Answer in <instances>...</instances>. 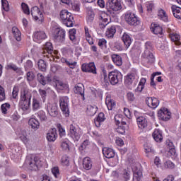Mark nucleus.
I'll return each mask as SVG.
<instances>
[{
  "label": "nucleus",
  "instance_id": "a878e982",
  "mask_svg": "<svg viewBox=\"0 0 181 181\" xmlns=\"http://www.w3.org/2000/svg\"><path fill=\"white\" fill-rule=\"evenodd\" d=\"M105 104H106V105L107 107V110H109V111L114 110V108H115V106H116L115 101L114 100L111 99V98L110 96L106 97Z\"/></svg>",
  "mask_w": 181,
  "mask_h": 181
},
{
  "label": "nucleus",
  "instance_id": "13d9d810",
  "mask_svg": "<svg viewBox=\"0 0 181 181\" xmlns=\"http://www.w3.org/2000/svg\"><path fill=\"white\" fill-rule=\"evenodd\" d=\"M26 76L28 81H33L35 80V74H33V71L27 72Z\"/></svg>",
  "mask_w": 181,
  "mask_h": 181
},
{
  "label": "nucleus",
  "instance_id": "f257e3e1",
  "mask_svg": "<svg viewBox=\"0 0 181 181\" xmlns=\"http://www.w3.org/2000/svg\"><path fill=\"white\" fill-rule=\"evenodd\" d=\"M60 18L64 25H66L68 28L73 26V21H74V18L71 13L67 11V10H62L60 12Z\"/></svg>",
  "mask_w": 181,
  "mask_h": 181
},
{
  "label": "nucleus",
  "instance_id": "49530a36",
  "mask_svg": "<svg viewBox=\"0 0 181 181\" xmlns=\"http://www.w3.org/2000/svg\"><path fill=\"white\" fill-rule=\"evenodd\" d=\"M20 139L24 143V144H28V134L26 133V131L23 130L21 132V134L20 136Z\"/></svg>",
  "mask_w": 181,
  "mask_h": 181
},
{
  "label": "nucleus",
  "instance_id": "4468645a",
  "mask_svg": "<svg viewBox=\"0 0 181 181\" xmlns=\"http://www.w3.org/2000/svg\"><path fill=\"white\" fill-rule=\"evenodd\" d=\"M158 117L162 121H169L170 119V112L165 107H162L158 112Z\"/></svg>",
  "mask_w": 181,
  "mask_h": 181
},
{
  "label": "nucleus",
  "instance_id": "a18cd8bd",
  "mask_svg": "<svg viewBox=\"0 0 181 181\" xmlns=\"http://www.w3.org/2000/svg\"><path fill=\"white\" fill-rule=\"evenodd\" d=\"M3 114H8V110H11V105L8 103H4L1 106Z\"/></svg>",
  "mask_w": 181,
  "mask_h": 181
},
{
  "label": "nucleus",
  "instance_id": "09e8293b",
  "mask_svg": "<svg viewBox=\"0 0 181 181\" xmlns=\"http://www.w3.org/2000/svg\"><path fill=\"white\" fill-rule=\"evenodd\" d=\"M62 70H63V68L59 64H52L51 66V71H52V73H56L57 71H62Z\"/></svg>",
  "mask_w": 181,
  "mask_h": 181
},
{
  "label": "nucleus",
  "instance_id": "20e7f679",
  "mask_svg": "<svg viewBox=\"0 0 181 181\" xmlns=\"http://www.w3.org/2000/svg\"><path fill=\"white\" fill-rule=\"evenodd\" d=\"M39 158L37 157H27L25 164L28 166L30 170H37L39 168Z\"/></svg>",
  "mask_w": 181,
  "mask_h": 181
},
{
  "label": "nucleus",
  "instance_id": "c9c22d12",
  "mask_svg": "<svg viewBox=\"0 0 181 181\" xmlns=\"http://www.w3.org/2000/svg\"><path fill=\"white\" fill-rule=\"evenodd\" d=\"M56 88L59 91H63L64 90H69V85L64 83L62 81H57L56 83Z\"/></svg>",
  "mask_w": 181,
  "mask_h": 181
},
{
  "label": "nucleus",
  "instance_id": "58836bf2",
  "mask_svg": "<svg viewBox=\"0 0 181 181\" xmlns=\"http://www.w3.org/2000/svg\"><path fill=\"white\" fill-rule=\"evenodd\" d=\"M87 115L90 117H93V115H95L97 112V107H93L91 105L88 106L87 107Z\"/></svg>",
  "mask_w": 181,
  "mask_h": 181
},
{
  "label": "nucleus",
  "instance_id": "4be33fe9",
  "mask_svg": "<svg viewBox=\"0 0 181 181\" xmlns=\"http://www.w3.org/2000/svg\"><path fill=\"white\" fill-rule=\"evenodd\" d=\"M74 91L75 94H79L81 97H82L83 100H85L84 98V85L83 83H78L75 86L74 88Z\"/></svg>",
  "mask_w": 181,
  "mask_h": 181
},
{
  "label": "nucleus",
  "instance_id": "0e129e2a",
  "mask_svg": "<svg viewBox=\"0 0 181 181\" xmlns=\"http://www.w3.org/2000/svg\"><path fill=\"white\" fill-rule=\"evenodd\" d=\"M39 94L40 95H41V98L43 100V101L46 100V96L47 93L46 92L45 90H42V89H39Z\"/></svg>",
  "mask_w": 181,
  "mask_h": 181
},
{
  "label": "nucleus",
  "instance_id": "6e6d98bb",
  "mask_svg": "<svg viewBox=\"0 0 181 181\" xmlns=\"http://www.w3.org/2000/svg\"><path fill=\"white\" fill-rule=\"evenodd\" d=\"M38 117L41 121H47V117L46 116V113L43 110H40L38 112Z\"/></svg>",
  "mask_w": 181,
  "mask_h": 181
},
{
  "label": "nucleus",
  "instance_id": "c756f323",
  "mask_svg": "<svg viewBox=\"0 0 181 181\" xmlns=\"http://www.w3.org/2000/svg\"><path fill=\"white\" fill-rule=\"evenodd\" d=\"M46 53L48 54H52L53 53V45H52V42H46L44 45L42 54H46Z\"/></svg>",
  "mask_w": 181,
  "mask_h": 181
},
{
  "label": "nucleus",
  "instance_id": "774afa93",
  "mask_svg": "<svg viewBox=\"0 0 181 181\" xmlns=\"http://www.w3.org/2000/svg\"><path fill=\"white\" fill-rule=\"evenodd\" d=\"M33 67V63H32V61L28 60L25 64V70H29Z\"/></svg>",
  "mask_w": 181,
  "mask_h": 181
},
{
  "label": "nucleus",
  "instance_id": "603ef678",
  "mask_svg": "<svg viewBox=\"0 0 181 181\" xmlns=\"http://www.w3.org/2000/svg\"><path fill=\"white\" fill-rule=\"evenodd\" d=\"M6 95H5V89L0 86V102L5 101Z\"/></svg>",
  "mask_w": 181,
  "mask_h": 181
},
{
  "label": "nucleus",
  "instance_id": "dca6fc26",
  "mask_svg": "<svg viewBox=\"0 0 181 181\" xmlns=\"http://www.w3.org/2000/svg\"><path fill=\"white\" fill-rule=\"evenodd\" d=\"M33 39L37 43H40L42 40L46 39V33L43 31H37L33 34Z\"/></svg>",
  "mask_w": 181,
  "mask_h": 181
},
{
  "label": "nucleus",
  "instance_id": "338daca9",
  "mask_svg": "<svg viewBox=\"0 0 181 181\" xmlns=\"http://www.w3.org/2000/svg\"><path fill=\"white\" fill-rule=\"evenodd\" d=\"M66 65L69 66V67H70V69H74V67H76V66H77V62L67 60Z\"/></svg>",
  "mask_w": 181,
  "mask_h": 181
},
{
  "label": "nucleus",
  "instance_id": "6e6552de",
  "mask_svg": "<svg viewBox=\"0 0 181 181\" xmlns=\"http://www.w3.org/2000/svg\"><path fill=\"white\" fill-rule=\"evenodd\" d=\"M67 103H69V98L67 96H64L60 98V100H59L60 108L63 114H64L65 117H69L70 114V112L69 111V105Z\"/></svg>",
  "mask_w": 181,
  "mask_h": 181
},
{
  "label": "nucleus",
  "instance_id": "1a4fd4ad",
  "mask_svg": "<svg viewBox=\"0 0 181 181\" xmlns=\"http://www.w3.org/2000/svg\"><path fill=\"white\" fill-rule=\"evenodd\" d=\"M145 46L146 49L144 50V52L142 54V57H144V59H146L147 63H154L155 57L153 56V54H152V52H151V51L149 50V49H151L149 43L146 42Z\"/></svg>",
  "mask_w": 181,
  "mask_h": 181
},
{
  "label": "nucleus",
  "instance_id": "ea45409f",
  "mask_svg": "<svg viewBox=\"0 0 181 181\" xmlns=\"http://www.w3.org/2000/svg\"><path fill=\"white\" fill-rule=\"evenodd\" d=\"M76 29L73 28L71 30H69V39L73 43H76L77 42V38L76 37Z\"/></svg>",
  "mask_w": 181,
  "mask_h": 181
},
{
  "label": "nucleus",
  "instance_id": "680f3d73",
  "mask_svg": "<svg viewBox=\"0 0 181 181\" xmlns=\"http://www.w3.org/2000/svg\"><path fill=\"white\" fill-rule=\"evenodd\" d=\"M61 148L64 151H69L70 147L69 146V141H62L61 144Z\"/></svg>",
  "mask_w": 181,
  "mask_h": 181
},
{
  "label": "nucleus",
  "instance_id": "72a5a7b5",
  "mask_svg": "<svg viewBox=\"0 0 181 181\" xmlns=\"http://www.w3.org/2000/svg\"><path fill=\"white\" fill-rule=\"evenodd\" d=\"M32 107L33 111H37V110H40V108H42V104H40V100H39L36 98H33Z\"/></svg>",
  "mask_w": 181,
  "mask_h": 181
},
{
  "label": "nucleus",
  "instance_id": "4d7b16f0",
  "mask_svg": "<svg viewBox=\"0 0 181 181\" xmlns=\"http://www.w3.org/2000/svg\"><path fill=\"white\" fill-rule=\"evenodd\" d=\"M94 13L93 11H90L88 13L87 16V22L88 23H93V21H94Z\"/></svg>",
  "mask_w": 181,
  "mask_h": 181
},
{
  "label": "nucleus",
  "instance_id": "2f4dec72",
  "mask_svg": "<svg viewBox=\"0 0 181 181\" xmlns=\"http://www.w3.org/2000/svg\"><path fill=\"white\" fill-rule=\"evenodd\" d=\"M146 83V78H141L137 88L135 89L136 93H142V90L145 88Z\"/></svg>",
  "mask_w": 181,
  "mask_h": 181
},
{
  "label": "nucleus",
  "instance_id": "69168bd1",
  "mask_svg": "<svg viewBox=\"0 0 181 181\" xmlns=\"http://www.w3.org/2000/svg\"><path fill=\"white\" fill-rule=\"evenodd\" d=\"M130 173H131V172H129L127 170H124L123 177H124V179H125V180H129V177H131Z\"/></svg>",
  "mask_w": 181,
  "mask_h": 181
},
{
  "label": "nucleus",
  "instance_id": "c03bdc74",
  "mask_svg": "<svg viewBox=\"0 0 181 181\" xmlns=\"http://www.w3.org/2000/svg\"><path fill=\"white\" fill-rule=\"evenodd\" d=\"M38 69L41 70V71H45L47 69L46 62L43 59H40L38 61Z\"/></svg>",
  "mask_w": 181,
  "mask_h": 181
},
{
  "label": "nucleus",
  "instance_id": "aec40b11",
  "mask_svg": "<svg viewBox=\"0 0 181 181\" xmlns=\"http://www.w3.org/2000/svg\"><path fill=\"white\" fill-rule=\"evenodd\" d=\"M32 100V93L28 89H23L21 91L20 101H25Z\"/></svg>",
  "mask_w": 181,
  "mask_h": 181
},
{
  "label": "nucleus",
  "instance_id": "052dcab7",
  "mask_svg": "<svg viewBox=\"0 0 181 181\" xmlns=\"http://www.w3.org/2000/svg\"><path fill=\"white\" fill-rule=\"evenodd\" d=\"M62 163L64 166H69L70 165V159L67 156H63L62 158Z\"/></svg>",
  "mask_w": 181,
  "mask_h": 181
},
{
  "label": "nucleus",
  "instance_id": "6ab92c4d",
  "mask_svg": "<svg viewBox=\"0 0 181 181\" xmlns=\"http://www.w3.org/2000/svg\"><path fill=\"white\" fill-rule=\"evenodd\" d=\"M103 154L105 158L111 159V158H114V156H115V151L110 147H104L103 148Z\"/></svg>",
  "mask_w": 181,
  "mask_h": 181
},
{
  "label": "nucleus",
  "instance_id": "bb28decb",
  "mask_svg": "<svg viewBox=\"0 0 181 181\" xmlns=\"http://www.w3.org/2000/svg\"><path fill=\"white\" fill-rule=\"evenodd\" d=\"M28 125L31 127L32 129L36 131V129H39V127H40V123L37 119L35 118H30L28 121Z\"/></svg>",
  "mask_w": 181,
  "mask_h": 181
},
{
  "label": "nucleus",
  "instance_id": "f3484780",
  "mask_svg": "<svg viewBox=\"0 0 181 181\" xmlns=\"http://www.w3.org/2000/svg\"><path fill=\"white\" fill-rule=\"evenodd\" d=\"M121 39L125 46V48L128 49L132 43V38L131 37V35L127 33H124Z\"/></svg>",
  "mask_w": 181,
  "mask_h": 181
},
{
  "label": "nucleus",
  "instance_id": "f704fd0d",
  "mask_svg": "<svg viewBox=\"0 0 181 181\" xmlns=\"http://www.w3.org/2000/svg\"><path fill=\"white\" fill-rule=\"evenodd\" d=\"M171 9L175 18L181 19V8L173 6Z\"/></svg>",
  "mask_w": 181,
  "mask_h": 181
},
{
  "label": "nucleus",
  "instance_id": "5701e85b",
  "mask_svg": "<svg viewBox=\"0 0 181 181\" xmlns=\"http://www.w3.org/2000/svg\"><path fill=\"white\" fill-rule=\"evenodd\" d=\"M136 122L139 128L141 129H144V128H146L148 127V120H146V118L140 116L136 118Z\"/></svg>",
  "mask_w": 181,
  "mask_h": 181
},
{
  "label": "nucleus",
  "instance_id": "8fccbe9b",
  "mask_svg": "<svg viewBox=\"0 0 181 181\" xmlns=\"http://www.w3.org/2000/svg\"><path fill=\"white\" fill-rule=\"evenodd\" d=\"M103 86L105 87V88H107L110 86V78H108V76H107V74L103 73Z\"/></svg>",
  "mask_w": 181,
  "mask_h": 181
},
{
  "label": "nucleus",
  "instance_id": "ddd939ff",
  "mask_svg": "<svg viewBox=\"0 0 181 181\" xmlns=\"http://www.w3.org/2000/svg\"><path fill=\"white\" fill-rule=\"evenodd\" d=\"M45 110L47 111V113L50 117H57L59 115V111L57 108V105H52L50 103H47L45 105Z\"/></svg>",
  "mask_w": 181,
  "mask_h": 181
},
{
  "label": "nucleus",
  "instance_id": "37998d69",
  "mask_svg": "<svg viewBox=\"0 0 181 181\" xmlns=\"http://www.w3.org/2000/svg\"><path fill=\"white\" fill-rule=\"evenodd\" d=\"M37 81L42 84V86H46L47 81L42 74H37Z\"/></svg>",
  "mask_w": 181,
  "mask_h": 181
},
{
  "label": "nucleus",
  "instance_id": "864d4df0",
  "mask_svg": "<svg viewBox=\"0 0 181 181\" xmlns=\"http://www.w3.org/2000/svg\"><path fill=\"white\" fill-rule=\"evenodd\" d=\"M21 7L23 11V13H25V15H29L30 13V10L29 9V6H28V4L22 3Z\"/></svg>",
  "mask_w": 181,
  "mask_h": 181
},
{
  "label": "nucleus",
  "instance_id": "9d476101",
  "mask_svg": "<svg viewBox=\"0 0 181 181\" xmlns=\"http://www.w3.org/2000/svg\"><path fill=\"white\" fill-rule=\"evenodd\" d=\"M106 6L112 11H121L122 6H121V0H107Z\"/></svg>",
  "mask_w": 181,
  "mask_h": 181
},
{
  "label": "nucleus",
  "instance_id": "7c9ffc66",
  "mask_svg": "<svg viewBox=\"0 0 181 181\" xmlns=\"http://www.w3.org/2000/svg\"><path fill=\"white\" fill-rule=\"evenodd\" d=\"M112 60L116 66H122V57L117 54H112Z\"/></svg>",
  "mask_w": 181,
  "mask_h": 181
},
{
  "label": "nucleus",
  "instance_id": "e433bc0d",
  "mask_svg": "<svg viewBox=\"0 0 181 181\" xmlns=\"http://www.w3.org/2000/svg\"><path fill=\"white\" fill-rule=\"evenodd\" d=\"M135 78H136V74L130 73L126 76L125 83H127V84H132Z\"/></svg>",
  "mask_w": 181,
  "mask_h": 181
},
{
  "label": "nucleus",
  "instance_id": "bf43d9fd",
  "mask_svg": "<svg viewBox=\"0 0 181 181\" xmlns=\"http://www.w3.org/2000/svg\"><path fill=\"white\" fill-rule=\"evenodd\" d=\"M141 179H142V173L138 172L134 174L133 181H141Z\"/></svg>",
  "mask_w": 181,
  "mask_h": 181
},
{
  "label": "nucleus",
  "instance_id": "39448f33",
  "mask_svg": "<svg viewBox=\"0 0 181 181\" xmlns=\"http://www.w3.org/2000/svg\"><path fill=\"white\" fill-rule=\"evenodd\" d=\"M98 19L100 29H105V26L111 23V17L105 12L100 13Z\"/></svg>",
  "mask_w": 181,
  "mask_h": 181
},
{
  "label": "nucleus",
  "instance_id": "f03ea898",
  "mask_svg": "<svg viewBox=\"0 0 181 181\" xmlns=\"http://www.w3.org/2000/svg\"><path fill=\"white\" fill-rule=\"evenodd\" d=\"M124 21L131 26H136L141 23L139 18L134 13L127 11L124 14Z\"/></svg>",
  "mask_w": 181,
  "mask_h": 181
},
{
  "label": "nucleus",
  "instance_id": "412c9836",
  "mask_svg": "<svg viewBox=\"0 0 181 181\" xmlns=\"http://www.w3.org/2000/svg\"><path fill=\"white\" fill-rule=\"evenodd\" d=\"M151 30L153 32V33H154V35H160V36L163 35V30L162 29V27L156 23L151 24Z\"/></svg>",
  "mask_w": 181,
  "mask_h": 181
},
{
  "label": "nucleus",
  "instance_id": "473e14b6",
  "mask_svg": "<svg viewBox=\"0 0 181 181\" xmlns=\"http://www.w3.org/2000/svg\"><path fill=\"white\" fill-rule=\"evenodd\" d=\"M12 33L15 39L17 40V42H21V40H22L21 37L22 36V34L21 33V31L19 30V29H18V28L16 27H13Z\"/></svg>",
  "mask_w": 181,
  "mask_h": 181
},
{
  "label": "nucleus",
  "instance_id": "3c124183",
  "mask_svg": "<svg viewBox=\"0 0 181 181\" xmlns=\"http://www.w3.org/2000/svg\"><path fill=\"white\" fill-rule=\"evenodd\" d=\"M57 128L59 131V134L61 138H63L66 135V130L62 127V124H57Z\"/></svg>",
  "mask_w": 181,
  "mask_h": 181
},
{
  "label": "nucleus",
  "instance_id": "f8f14e48",
  "mask_svg": "<svg viewBox=\"0 0 181 181\" xmlns=\"http://www.w3.org/2000/svg\"><path fill=\"white\" fill-rule=\"evenodd\" d=\"M81 70L85 73H92L93 74H97V68L95 67L94 62L82 64Z\"/></svg>",
  "mask_w": 181,
  "mask_h": 181
},
{
  "label": "nucleus",
  "instance_id": "de8ad7c7",
  "mask_svg": "<svg viewBox=\"0 0 181 181\" xmlns=\"http://www.w3.org/2000/svg\"><path fill=\"white\" fill-rule=\"evenodd\" d=\"M175 163L171 160H167L164 163V168H165V169H175Z\"/></svg>",
  "mask_w": 181,
  "mask_h": 181
},
{
  "label": "nucleus",
  "instance_id": "393cba45",
  "mask_svg": "<svg viewBox=\"0 0 181 181\" xmlns=\"http://www.w3.org/2000/svg\"><path fill=\"white\" fill-rule=\"evenodd\" d=\"M146 104L151 108H156L158 105H159V100L156 98H149L148 100H146Z\"/></svg>",
  "mask_w": 181,
  "mask_h": 181
},
{
  "label": "nucleus",
  "instance_id": "b1692460",
  "mask_svg": "<svg viewBox=\"0 0 181 181\" xmlns=\"http://www.w3.org/2000/svg\"><path fill=\"white\" fill-rule=\"evenodd\" d=\"M152 136L156 142H160L163 141V136L162 135V131L159 129H156L152 134Z\"/></svg>",
  "mask_w": 181,
  "mask_h": 181
},
{
  "label": "nucleus",
  "instance_id": "4c0bfd02",
  "mask_svg": "<svg viewBox=\"0 0 181 181\" xmlns=\"http://www.w3.org/2000/svg\"><path fill=\"white\" fill-rule=\"evenodd\" d=\"M117 30L115 26L112 25L110 28H107L105 35L107 37H114V35H115Z\"/></svg>",
  "mask_w": 181,
  "mask_h": 181
},
{
  "label": "nucleus",
  "instance_id": "79ce46f5",
  "mask_svg": "<svg viewBox=\"0 0 181 181\" xmlns=\"http://www.w3.org/2000/svg\"><path fill=\"white\" fill-rule=\"evenodd\" d=\"M158 18L159 19H161V21H163L164 22H168V15H166V12L163 10H159L158 11Z\"/></svg>",
  "mask_w": 181,
  "mask_h": 181
},
{
  "label": "nucleus",
  "instance_id": "0eeeda50",
  "mask_svg": "<svg viewBox=\"0 0 181 181\" xmlns=\"http://www.w3.org/2000/svg\"><path fill=\"white\" fill-rule=\"evenodd\" d=\"M54 39L58 43H63L66 40V31L62 28H57L54 32Z\"/></svg>",
  "mask_w": 181,
  "mask_h": 181
},
{
  "label": "nucleus",
  "instance_id": "e2e57ef3",
  "mask_svg": "<svg viewBox=\"0 0 181 181\" xmlns=\"http://www.w3.org/2000/svg\"><path fill=\"white\" fill-rule=\"evenodd\" d=\"M18 93H19V88L18 86H14L12 92L13 98H15V99L17 98Z\"/></svg>",
  "mask_w": 181,
  "mask_h": 181
},
{
  "label": "nucleus",
  "instance_id": "cd10ccee",
  "mask_svg": "<svg viewBox=\"0 0 181 181\" xmlns=\"http://www.w3.org/2000/svg\"><path fill=\"white\" fill-rule=\"evenodd\" d=\"M104 121H105V116L104 115V113H99L97 118L95 119V127H97V128H100V127H101V122H104Z\"/></svg>",
  "mask_w": 181,
  "mask_h": 181
},
{
  "label": "nucleus",
  "instance_id": "c85d7f7f",
  "mask_svg": "<svg viewBox=\"0 0 181 181\" xmlns=\"http://www.w3.org/2000/svg\"><path fill=\"white\" fill-rule=\"evenodd\" d=\"M83 167L86 170H90L93 168V163L91 162V158L89 157H86L83 160Z\"/></svg>",
  "mask_w": 181,
  "mask_h": 181
},
{
  "label": "nucleus",
  "instance_id": "5fc2aeb1",
  "mask_svg": "<svg viewBox=\"0 0 181 181\" xmlns=\"http://www.w3.org/2000/svg\"><path fill=\"white\" fill-rule=\"evenodd\" d=\"M1 5L3 9H4L6 12L9 11V3L8 2V0H1Z\"/></svg>",
  "mask_w": 181,
  "mask_h": 181
},
{
  "label": "nucleus",
  "instance_id": "423d86ee",
  "mask_svg": "<svg viewBox=\"0 0 181 181\" xmlns=\"http://www.w3.org/2000/svg\"><path fill=\"white\" fill-rule=\"evenodd\" d=\"M108 78L112 86H117V83H119V80H122V74L118 71H111L109 73Z\"/></svg>",
  "mask_w": 181,
  "mask_h": 181
},
{
  "label": "nucleus",
  "instance_id": "2eb2a0df",
  "mask_svg": "<svg viewBox=\"0 0 181 181\" xmlns=\"http://www.w3.org/2000/svg\"><path fill=\"white\" fill-rule=\"evenodd\" d=\"M47 139L49 142H54L57 139V129L53 128L47 134Z\"/></svg>",
  "mask_w": 181,
  "mask_h": 181
},
{
  "label": "nucleus",
  "instance_id": "9b49d317",
  "mask_svg": "<svg viewBox=\"0 0 181 181\" xmlns=\"http://www.w3.org/2000/svg\"><path fill=\"white\" fill-rule=\"evenodd\" d=\"M30 12L35 21H38V23H42L43 22V13L40 11V9H39L37 6L33 7Z\"/></svg>",
  "mask_w": 181,
  "mask_h": 181
},
{
  "label": "nucleus",
  "instance_id": "a211bd4d",
  "mask_svg": "<svg viewBox=\"0 0 181 181\" xmlns=\"http://www.w3.org/2000/svg\"><path fill=\"white\" fill-rule=\"evenodd\" d=\"M20 106L23 112H30V100H20Z\"/></svg>",
  "mask_w": 181,
  "mask_h": 181
},
{
  "label": "nucleus",
  "instance_id": "a19ab883",
  "mask_svg": "<svg viewBox=\"0 0 181 181\" xmlns=\"http://www.w3.org/2000/svg\"><path fill=\"white\" fill-rule=\"evenodd\" d=\"M167 155L169 158H171V159H176L177 154L176 153V149H175V147L173 148H169Z\"/></svg>",
  "mask_w": 181,
  "mask_h": 181
},
{
  "label": "nucleus",
  "instance_id": "7ed1b4c3",
  "mask_svg": "<svg viewBox=\"0 0 181 181\" xmlns=\"http://www.w3.org/2000/svg\"><path fill=\"white\" fill-rule=\"evenodd\" d=\"M68 136L76 142L80 139V136H81V132H80V129L76 127V125L70 124L69 127Z\"/></svg>",
  "mask_w": 181,
  "mask_h": 181
}]
</instances>
